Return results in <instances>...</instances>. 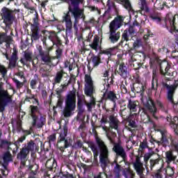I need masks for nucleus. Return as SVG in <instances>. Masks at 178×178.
Masks as SVG:
<instances>
[{
    "label": "nucleus",
    "mask_w": 178,
    "mask_h": 178,
    "mask_svg": "<svg viewBox=\"0 0 178 178\" xmlns=\"http://www.w3.org/2000/svg\"><path fill=\"white\" fill-rule=\"evenodd\" d=\"M65 92V90H63L62 88H57L56 90V94L57 95V98H62V93Z\"/></svg>",
    "instance_id": "64"
},
{
    "label": "nucleus",
    "mask_w": 178,
    "mask_h": 178,
    "mask_svg": "<svg viewBox=\"0 0 178 178\" xmlns=\"http://www.w3.org/2000/svg\"><path fill=\"white\" fill-rule=\"evenodd\" d=\"M149 17L150 20L157 24H162V23H165V24L163 25V27L167 29L170 33H172V28L170 26H168V19H163L161 13L156 10H152L149 13Z\"/></svg>",
    "instance_id": "13"
},
{
    "label": "nucleus",
    "mask_w": 178,
    "mask_h": 178,
    "mask_svg": "<svg viewBox=\"0 0 178 178\" xmlns=\"http://www.w3.org/2000/svg\"><path fill=\"white\" fill-rule=\"evenodd\" d=\"M115 73H118L122 79H127L130 76L129 69L124 63H118V68L115 70Z\"/></svg>",
    "instance_id": "23"
},
{
    "label": "nucleus",
    "mask_w": 178,
    "mask_h": 178,
    "mask_svg": "<svg viewBox=\"0 0 178 178\" xmlns=\"http://www.w3.org/2000/svg\"><path fill=\"white\" fill-rule=\"evenodd\" d=\"M92 131L95 134V142L99 150L100 166L102 169H106V167L110 162L109 149L105 144V142H104V140H102V139L98 136L95 128H92Z\"/></svg>",
    "instance_id": "4"
},
{
    "label": "nucleus",
    "mask_w": 178,
    "mask_h": 178,
    "mask_svg": "<svg viewBox=\"0 0 178 178\" xmlns=\"http://www.w3.org/2000/svg\"><path fill=\"white\" fill-rule=\"evenodd\" d=\"M140 2H139V6L140 8V10H143L145 13H149V7H148V4L147 3V0H140Z\"/></svg>",
    "instance_id": "39"
},
{
    "label": "nucleus",
    "mask_w": 178,
    "mask_h": 178,
    "mask_svg": "<svg viewBox=\"0 0 178 178\" xmlns=\"http://www.w3.org/2000/svg\"><path fill=\"white\" fill-rule=\"evenodd\" d=\"M47 123V115H44L42 114H40V117L38 116V120H37V124L35 126H32V127H37L38 129H42L45 124Z\"/></svg>",
    "instance_id": "31"
},
{
    "label": "nucleus",
    "mask_w": 178,
    "mask_h": 178,
    "mask_svg": "<svg viewBox=\"0 0 178 178\" xmlns=\"http://www.w3.org/2000/svg\"><path fill=\"white\" fill-rule=\"evenodd\" d=\"M154 105L156 108V113H154V115L152 114V113L149 112V113H150V115H152V117L156 120H158V117L156 116V113L158 112V111L162 112L163 113H165V115H168V113H169V107H168V104L161 102V100L156 99V102H154Z\"/></svg>",
    "instance_id": "17"
},
{
    "label": "nucleus",
    "mask_w": 178,
    "mask_h": 178,
    "mask_svg": "<svg viewBox=\"0 0 178 178\" xmlns=\"http://www.w3.org/2000/svg\"><path fill=\"white\" fill-rule=\"evenodd\" d=\"M12 145V142L8 141V140L2 139L0 142V148L1 149H6L9 148V145Z\"/></svg>",
    "instance_id": "46"
},
{
    "label": "nucleus",
    "mask_w": 178,
    "mask_h": 178,
    "mask_svg": "<svg viewBox=\"0 0 178 178\" xmlns=\"http://www.w3.org/2000/svg\"><path fill=\"white\" fill-rule=\"evenodd\" d=\"M166 120L169 123L170 127L173 129L175 134L178 136V117L175 116L172 118V116L168 115L166 117Z\"/></svg>",
    "instance_id": "25"
},
{
    "label": "nucleus",
    "mask_w": 178,
    "mask_h": 178,
    "mask_svg": "<svg viewBox=\"0 0 178 178\" xmlns=\"http://www.w3.org/2000/svg\"><path fill=\"white\" fill-rule=\"evenodd\" d=\"M115 2L122 5L128 12L134 13V10L133 9V6H131V3H130L129 0H115Z\"/></svg>",
    "instance_id": "29"
},
{
    "label": "nucleus",
    "mask_w": 178,
    "mask_h": 178,
    "mask_svg": "<svg viewBox=\"0 0 178 178\" xmlns=\"http://www.w3.org/2000/svg\"><path fill=\"white\" fill-rule=\"evenodd\" d=\"M149 164H150V169L152 170L156 165H159V159H150L149 160Z\"/></svg>",
    "instance_id": "55"
},
{
    "label": "nucleus",
    "mask_w": 178,
    "mask_h": 178,
    "mask_svg": "<svg viewBox=\"0 0 178 178\" xmlns=\"http://www.w3.org/2000/svg\"><path fill=\"white\" fill-rule=\"evenodd\" d=\"M10 37V35H8L6 32H0V45H2V44L7 41L8 38Z\"/></svg>",
    "instance_id": "48"
},
{
    "label": "nucleus",
    "mask_w": 178,
    "mask_h": 178,
    "mask_svg": "<svg viewBox=\"0 0 178 178\" xmlns=\"http://www.w3.org/2000/svg\"><path fill=\"white\" fill-rule=\"evenodd\" d=\"M107 6V10H111L113 8L114 9V10H115L116 13H118V8L116 7V4H115V2H111L110 0H108Z\"/></svg>",
    "instance_id": "53"
},
{
    "label": "nucleus",
    "mask_w": 178,
    "mask_h": 178,
    "mask_svg": "<svg viewBox=\"0 0 178 178\" xmlns=\"http://www.w3.org/2000/svg\"><path fill=\"white\" fill-rule=\"evenodd\" d=\"M13 81L15 83L17 90H20V88H22L23 86H24V83L20 82V81L15 78L13 79Z\"/></svg>",
    "instance_id": "56"
},
{
    "label": "nucleus",
    "mask_w": 178,
    "mask_h": 178,
    "mask_svg": "<svg viewBox=\"0 0 178 178\" xmlns=\"http://www.w3.org/2000/svg\"><path fill=\"white\" fill-rule=\"evenodd\" d=\"M49 69L47 68V67H42L40 69V73L42 74V77H49Z\"/></svg>",
    "instance_id": "49"
},
{
    "label": "nucleus",
    "mask_w": 178,
    "mask_h": 178,
    "mask_svg": "<svg viewBox=\"0 0 178 178\" xmlns=\"http://www.w3.org/2000/svg\"><path fill=\"white\" fill-rule=\"evenodd\" d=\"M56 166H58V163L55 159L47 160L45 163V167L47 168V170H54V169H56Z\"/></svg>",
    "instance_id": "38"
},
{
    "label": "nucleus",
    "mask_w": 178,
    "mask_h": 178,
    "mask_svg": "<svg viewBox=\"0 0 178 178\" xmlns=\"http://www.w3.org/2000/svg\"><path fill=\"white\" fill-rule=\"evenodd\" d=\"M177 156L173 154V152L169 150L165 152V162L169 164L172 162H175L176 161Z\"/></svg>",
    "instance_id": "35"
},
{
    "label": "nucleus",
    "mask_w": 178,
    "mask_h": 178,
    "mask_svg": "<svg viewBox=\"0 0 178 178\" xmlns=\"http://www.w3.org/2000/svg\"><path fill=\"white\" fill-rule=\"evenodd\" d=\"M126 17L118 15L109 24V29L119 30L122 26H127V23L124 22Z\"/></svg>",
    "instance_id": "18"
},
{
    "label": "nucleus",
    "mask_w": 178,
    "mask_h": 178,
    "mask_svg": "<svg viewBox=\"0 0 178 178\" xmlns=\"http://www.w3.org/2000/svg\"><path fill=\"white\" fill-rule=\"evenodd\" d=\"M102 44V38H101L99 41V36H98L97 35H95L93 38L92 42L89 44V47H90L92 49L97 52L98 47H101Z\"/></svg>",
    "instance_id": "28"
},
{
    "label": "nucleus",
    "mask_w": 178,
    "mask_h": 178,
    "mask_svg": "<svg viewBox=\"0 0 178 178\" xmlns=\"http://www.w3.org/2000/svg\"><path fill=\"white\" fill-rule=\"evenodd\" d=\"M64 74L65 72L63 71V70L58 72L54 78V83H56V84H60V83L62 81V79H63Z\"/></svg>",
    "instance_id": "44"
},
{
    "label": "nucleus",
    "mask_w": 178,
    "mask_h": 178,
    "mask_svg": "<svg viewBox=\"0 0 178 178\" xmlns=\"http://www.w3.org/2000/svg\"><path fill=\"white\" fill-rule=\"evenodd\" d=\"M103 98L105 99V101H111L112 103H113L112 111H115V108H116V101H118L116 92H115L113 90H106V92L103 94Z\"/></svg>",
    "instance_id": "21"
},
{
    "label": "nucleus",
    "mask_w": 178,
    "mask_h": 178,
    "mask_svg": "<svg viewBox=\"0 0 178 178\" xmlns=\"http://www.w3.org/2000/svg\"><path fill=\"white\" fill-rule=\"evenodd\" d=\"M89 148L91 149V151L93 153V158L94 160L96 161L98 159V155L99 154V152H98V149H99V147L95 145V143L92 141L88 143Z\"/></svg>",
    "instance_id": "30"
},
{
    "label": "nucleus",
    "mask_w": 178,
    "mask_h": 178,
    "mask_svg": "<svg viewBox=\"0 0 178 178\" xmlns=\"http://www.w3.org/2000/svg\"><path fill=\"white\" fill-rule=\"evenodd\" d=\"M118 31V30L109 28L108 40L112 44H115L120 40V31Z\"/></svg>",
    "instance_id": "26"
},
{
    "label": "nucleus",
    "mask_w": 178,
    "mask_h": 178,
    "mask_svg": "<svg viewBox=\"0 0 178 178\" xmlns=\"http://www.w3.org/2000/svg\"><path fill=\"white\" fill-rule=\"evenodd\" d=\"M109 112H111V110L106 108V113L102 114L100 123H102V124H106L108 123L110 129L119 131L120 121L118 117L115 116V114H109Z\"/></svg>",
    "instance_id": "8"
},
{
    "label": "nucleus",
    "mask_w": 178,
    "mask_h": 178,
    "mask_svg": "<svg viewBox=\"0 0 178 178\" xmlns=\"http://www.w3.org/2000/svg\"><path fill=\"white\" fill-rule=\"evenodd\" d=\"M165 175L168 177H172L175 175V170L170 167L167 168L165 170Z\"/></svg>",
    "instance_id": "57"
},
{
    "label": "nucleus",
    "mask_w": 178,
    "mask_h": 178,
    "mask_svg": "<svg viewBox=\"0 0 178 178\" xmlns=\"http://www.w3.org/2000/svg\"><path fill=\"white\" fill-rule=\"evenodd\" d=\"M168 22L170 25V28H171V33H172V31H177V33H178V15L169 17Z\"/></svg>",
    "instance_id": "27"
},
{
    "label": "nucleus",
    "mask_w": 178,
    "mask_h": 178,
    "mask_svg": "<svg viewBox=\"0 0 178 178\" xmlns=\"http://www.w3.org/2000/svg\"><path fill=\"white\" fill-rule=\"evenodd\" d=\"M123 175L124 177H129V176H131L133 175V171L130 170V168L125 169L123 172Z\"/></svg>",
    "instance_id": "62"
},
{
    "label": "nucleus",
    "mask_w": 178,
    "mask_h": 178,
    "mask_svg": "<svg viewBox=\"0 0 178 178\" xmlns=\"http://www.w3.org/2000/svg\"><path fill=\"white\" fill-rule=\"evenodd\" d=\"M106 176V172H99L97 174L93 175V178H104Z\"/></svg>",
    "instance_id": "61"
},
{
    "label": "nucleus",
    "mask_w": 178,
    "mask_h": 178,
    "mask_svg": "<svg viewBox=\"0 0 178 178\" xmlns=\"http://www.w3.org/2000/svg\"><path fill=\"white\" fill-rule=\"evenodd\" d=\"M19 62L24 66L27 62H31L33 67H36L38 65V58H33V53L30 51H25L24 54V58H20Z\"/></svg>",
    "instance_id": "19"
},
{
    "label": "nucleus",
    "mask_w": 178,
    "mask_h": 178,
    "mask_svg": "<svg viewBox=\"0 0 178 178\" xmlns=\"http://www.w3.org/2000/svg\"><path fill=\"white\" fill-rule=\"evenodd\" d=\"M34 16L35 17L33 18V23H30L31 30L32 32L31 40L37 41V40H40V23H38L39 15L37 11L35 12Z\"/></svg>",
    "instance_id": "15"
},
{
    "label": "nucleus",
    "mask_w": 178,
    "mask_h": 178,
    "mask_svg": "<svg viewBox=\"0 0 178 178\" xmlns=\"http://www.w3.org/2000/svg\"><path fill=\"white\" fill-rule=\"evenodd\" d=\"M4 51H1L2 53V55L6 56V58L7 60H9V66L10 67H16V63H17V60H19V56L17 54H19V51L16 49V47H13V54L9 58V55L8 54V51H6V49H3Z\"/></svg>",
    "instance_id": "16"
},
{
    "label": "nucleus",
    "mask_w": 178,
    "mask_h": 178,
    "mask_svg": "<svg viewBox=\"0 0 178 178\" xmlns=\"http://www.w3.org/2000/svg\"><path fill=\"white\" fill-rule=\"evenodd\" d=\"M160 61L156 58H150L149 65L151 69H155L158 65L159 66Z\"/></svg>",
    "instance_id": "51"
},
{
    "label": "nucleus",
    "mask_w": 178,
    "mask_h": 178,
    "mask_svg": "<svg viewBox=\"0 0 178 178\" xmlns=\"http://www.w3.org/2000/svg\"><path fill=\"white\" fill-rule=\"evenodd\" d=\"M3 78H0V112H3L8 104H12V101H13L8 90H3Z\"/></svg>",
    "instance_id": "12"
},
{
    "label": "nucleus",
    "mask_w": 178,
    "mask_h": 178,
    "mask_svg": "<svg viewBox=\"0 0 178 178\" xmlns=\"http://www.w3.org/2000/svg\"><path fill=\"white\" fill-rule=\"evenodd\" d=\"M10 162H13V156L10 151L4 152L1 157H0V163L3 165L4 169H7L8 165H9Z\"/></svg>",
    "instance_id": "22"
},
{
    "label": "nucleus",
    "mask_w": 178,
    "mask_h": 178,
    "mask_svg": "<svg viewBox=\"0 0 178 178\" xmlns=\"http://www.w3.org/2000/svg\"><path fill=\"white\" fill-rule=\"evenodd\" d=\"M136 83H134L132 87H131V91L132 92H136L137 94H140L141 102L145 106L147 112L155 115L156 113V106H155V101L149 96H144V91H145V86L144 84L140 83L138 79H136Z\"/></svg>",
    "instance_id": "2"
},
{
    "label": "nucleus",
    "mask_w": 178,
    "mask_h": 178,
    "mask_svg": "<svg viewBox=\"0 0 178 178\" xmlns=\"http://www.w3.org/2000/svg\"><path fill=\"white\" fill-rule=\"evenodd\" d=\"M134 168L138 176H139L140 178L144 177V172H145V168H144V164L134 165Z\"/></svg>",
    "instance_id": "37"
},
{
    "label": "nucleus",
    "mask_w": 178,
    "mask_h": 178,
    "mask_svg": "<svg viewBox=\"0 0 178 178\" xmlns=\"http://www.w3.org/2000/svg\"><path fill=\"white\" fill-rule=\"evenodd\" d=\"M145 148H147L148 150L152 149V147H149V146H148L147 139H144L143 142H140L138 152H143V151H144Z\"/></svg>",
    "instance_id": "42"
},
{
    "label": "nucleus",
    "mask_w": 178,
    "mask_h": 178,
    "mask_svg": "<svg viewBox=\"0 0 178 178\" xmlns=\"http://www.w3.org/2000/svg\"><path fill=\"white\" fill-rule=\"evenodd\" d=\"M154 178H162V169H159L152 175Z\"/></svg>",
    "instance_id": "58"
},
{
    "label": "nucleus",
    "mask_w": 178,
    "mask_h": 178,
    "mask_svg": "<svg viewBox=\"0 0 178 178\" xmlns=\"http://www.w3.org/2000/svg\"><path fill=\"white\" fill-rule=\"evenodd\" d=\"M108 140H109L111 144H114L113 147V151L115 153L116 159L114 160L113 163H115L118 165V158L120 156L122 158L121 162H126L127 161V154L126 153V150L123 148V146L120 143H115V140L111 136L107 135Z\"/></svg>",
    "instance_id": "10"
},
{
    "label": "nucleus",
    "mask_w": 178,
    "mask_h": 178,
    "mask_svg": "<svg viewBox=\"0 0 178 178\" xmlns=\"http://www.w3.org/2000/svg\"><path fill=\"white\" fill-rule=\"evenodd\" d=\"M34 147H35V143H34V140H31L24 147L20 149L17 155V159L21 161L20 169H25V173L29 175V178H34L40 169V166L34 162L29 163L28 165H26L27 156L29 155L30 152L34 151Z\"/></svg>",
    "instance_id": "1"
},
{
    "label": "nucleus",
    "mask_w": 178,
    "mask_h": 178,
    "mask_svg": "<svg viewBox=\"0 0 178 178\" xmlns=\"http://www.w3.org/2000/svg\"><path fill=\"white\" fill-rule=\"evenodd\" d=\"M0 73L1 74V77L5 80V77H6V74H8V70L4 65L0 64Z\"/></svg>",
    "instance_id": "52"
},
{
    "label": "nucleus",
    "mask_w": 178,
    "mask_h": 178,
    "mask_svg": "<svg viewBox=\"0 0 178 178\" xmlns=\"http://www.w3.org/2000/svg\"><path fill=\"white\" fill-rule=\"evenodd\" d=\"M161 139L158 143L159 145H163V147H168L169 144V140L168 139V136H166V133L163 131H161Z\"/></svg>",
    "instance_id": "34"
},
{
    "label": "nucleus",
    "mask_w": 178,
    "mask_h": 178,
    "mask_svg": "<svg viewBox=\"0 0 178 178\" xmlns=\"http://www.w3.org/2000/svg\"><path fill=\"white\" fill-rule=\"evenodd\" d=\"M37 113H40L38 106H29V115L32 118V126H37V120H38V115Z\"/></svg>",
    "instance_id": "20"
},
{
    "label": "nucleus",
    "mask_w": 178,
    "mask_h": 178,
    "mask_svg": "<svg viewBox=\"0 0 178 178\" xmlns=\"http://www.w3.org/2000/svg\"><path fill=\"white\" fill-rule=\"evenodd\" d=\"M37 49L40 56V60L51 67V66H56L59 63V59L56 56H50L48 51L42 49V46H37Z\"/></svg>",
    "instance_id": "11"
},
{
    "label": "nucleus",
    "mask_w": 178,
    "mask_h": 178,
    "mask_svg": "<svg viewBox=\"0 0 178 178\" xmlns=\"http://www.w3.org/2000/svg\"><path fill=\"white\" fill-rule=\"evenodd\" d=\"M85 87H84V94L86 97H90L92 99L90 102L86 103V105L88 108V112L92 111V106H95V100L94 99V94L95 93V86L94 85V81L91 77L90 74H85Z\"/></svg>",
    "instance_id": "6"
},
{
    "label": "nucleus",
    "mask_w": 178,
    "mask_h": 178,
    "mask_svg": "<svg viewBox=\"0 0 178 178\" xmlns=\"http://www.w3.org/2000/svg\"><path fill=\"white\" fill-rule=\"evenodd\" d=\"M13 41V38L12 36L10 38H8L7 40H6L4 42H6V47L7 49H9L10 48V44H12V42Z\"/></svg>",
    "instance_id": "63"
},
{
    "label": "nucleus",
    "mask_w": 178,
    "mask_h": 178,
    "mask_svg": "<svg viewBox=\"0 0 178 178\" xmlns=\"http://www.w3.org/2000/svg\"><path fill=\"white\" fill-rule=\"evenodd\" d=\"M20 12L19 10H10L6 7L1 9V17L5 24H12L15 21V13Z\"/></svg>",
    "instance_id": "14"
},
{
    "label": "nucleus",
    "mask_w": 178,
    "mask_h": 178,
    "mask_svg": "<svg viewBox=\"0 0 178 178\" xmlns=\"http://www.w3.org/2000/svg\"><path fill=\"white\" fill-rule=\"evenodd\" d=\"M165 5H166V2L162 0H156V2L154 4V8L157 10H162L165 8Z\"/></svg>",
    "instance_id": "43"
},
{
    "label": "nucleus",
    "mask_w": 178,
    "mask_h": 178,
    "mask_svg": "<svg viewBox=\"0 0 178 178\" xmlns=\"http://www.w3.org/2000/svg\"><path fill=\"white\" fill-rule=\"evenodd\" d=\"M153 155H156V153H155L154 152V150H152V149H149L148 152L145 153V154L143 156V159H144V162L146 165H147V163H148V161H149V159L152 156H153Z\"/></svg>",
    "instance_id": "41"
},
{
    "label": "nucleus",
    "mask_w": 178,
    "mask_h": 178,
    "mask_svg": "<svg viewBox=\"0 0 178 178\" xmlns=\"http://www.w3.org/2000/svg\"><path fill=\"white\" fill-rule=\"evenodd\" d=\"M122 172V165L117 163L113 168V172L115 175V177H120V172Z\"/></svg>",
    "instance_id": "50"
},
{
    "label": "nucleus",
    "mask_w": 178,
    "mask_h": 178,
    "mask_svg": "<svg viewBox=\"0 0 178 178\" xmlns=\"http://www.w3.org/2000/svg\"><path fill=\"white\" fill-rule=\"evenodd\" d=\"M44 38L42 39L43 45H47V38H49L53 45H56L57 49L56 50V57L60 59L63 55V44H62V40L58 36V34L55 32L48 31L47 30L42 31Z\"/></svg>",
    "instance_id": "5"
},
{
    "label": "nucleus",
    "mask_w": 178,
    "mask_h": 178,
    "mask_svg": "<svg viewBox=\"0 0 178 178\" xmlns=\"http://www.w3.org/2000/svg\"><path fill=\"white\" fill-rule=\"evenodd\" d=\"M127 108L129 110L130 113H133L134 112H137L138 108H140V106L137 104V102L131 100V99H129L128 100Z\"/></svg>",
    "instance_id": "32"
},
{
    "label": "nucleus",
    "mask_w": 178,
    "mask_h": 178,
    "mask_svg": "<svg viewBox=\"0 0 178 178\" xmlns=\"http://www.w3.org/2000/svg\"><path fill=\"white\" fill-rule=\"evenodd\" d=\"M47 141L49 144H55L56 141V134H52L51 135L47 137Z\"/></svg>",
    "instance_id": "54"
},
{
    "label": "nucleus",
    "mask_w": 178,
    "mask_h": 178,
    "mask_svg": "<svg viewBox=\"0 0 178 178\" xmlns=\"http://www.w3.org/2000/svg\"><path fill=\"white\" fill-rule=\"evenodd\" d=\"M70 84H72V79H70L67 82H65L64 84L60 85V88H62L63 90L66 91L67 90V87H69Z\"/></svg>",
    "instance_id": "60"
},
{
    "label": "nucleus",
    "mask_w": 178,
    "mask_h": 178,
    "mask_svg": "<svg viewBox=\"0 0 178 178\" xmlns=\"http://www.w3.org/2000/svg\"><path fill=\"white\" fill-rule=\"evenodd\" d=\"M67 137V126L65 125L63 127V130L59 133V136L57 139V148L61 152H65L66 148L72 147L73 149H80L84 147V144L81 140H77L76 143L73 144V140ZM73 144V145H72Z\"/></svg>",
    "instance_id": "3"
},
{
    "label": "nucleus",
    "mask_w": 178,
    "mask_h": 178,
    "mask_svg": "<svg viewBox=\"0 0 178 178\" xmlns=\"http://www.w3.org/2000/svg\"><path fill=\"white\" fill-rule=\"evenodd\" d=\"M152 90L158 91V75L156 71L153 70L152 81Z\"/></svg>",
    "instance_id": "36"
},
{
    "label": "nucleus",
    "mask_w": 178,
    "mask_h": 178,
    "mask_svg": "<svg viewBox=\"0 0 178 178\" xmlns=\"http://www.w3.org/2000/svg\"><path fill=\"white\" fill-rule=\"evenodd\" d=\"M115 51V47H111L105 50H100L99 55H107L108 56H112L113 51Z\"/></svg>",
    "instance_id": "45"
},
{
    "label": "nucleus",
    "mask_w": 178,
    "mask_h": 178,
    "mask_svg": "<svg viewBox=\"0 0 178 178\" xmlns=\"http://www.w3.org/2000/svg\"><path fill=\"white\" fill-rule=\"evenodd\" d=\"M77 116L81 118L84 113V107L83 106V99L80 98V96L78 95V102H77Z\"/></svg>",
    "instance_id": "33"
},
{
    "label": "nucleus",
    "mask_w": 178,
    "mask_h": 178,
    "mask_svg": "<svg viewBox=\"0 0 178 178\" xmlns=\"http://www.w3.org/2000/svg\"><path fill=\"white\" fill-rule=\"evenodd\" d=\"M134 34H136V29H134L132 26H129V28L126 29L122 34L120 44H123L124 41L127 42L130 36L132 38Z\"/></svg>",
    "instance_id": "24"
},
{
    "label": "nucleus",
    "mask_w": 178,
    "mask_h": 178,
    "mask_svg": "<svg viewBox=\"0 0 178 178\" xmlns=\"http://www.w3.org/2000/svg\"><path fill=\"white\" fill-rule=\"evenodd\" d=\"M37 84H38V75L37 74H35L34 75V79H32L31 81H30V87L32 90H35L36 88V86Z\"/></svg>",
    "instance_id": "47"
},
{
    "label": "nucleus",
    "mask_w": 178,
    "mask_h": 178,
    "mask_svg": "<svg viewBox=\"0 0 178 178\" xmlns=\"http://www.w3.org/2000/svg\"><path fill=\"white\" fill-rule=\"evenodd\" d=\"M92 63H93V67H97L102 63V60H101V56L99 53L97 56H93L92 57Z\"/></svg>",
    "instance_id": "40"
},
{
    "label": "nucleus",
    "mask_w": 178,
    "mask_h": 178,
    "mask_svg": "<svg viewBox=\"0 0 178 178\" xmlns=\"http://www.w3.org/2000/svg\"><path fill=\"white\" fill-rule=\"evenodd\" d=\"M141 47V40L140 39H137L134 43L132 49H138V48H140Z\"/></svg>",
    "instance_id": "59"
},
{
    "label": "nucleus",
    "mask_w": 178,
    "mask_h": 178,
    "mask_svg": "<svg viewBox=\"0 0 178 178\" xmlns=\"http://www.w3.org/2000/svg\"><path fill=\"white\" fill-rule=\"evenodd\" d=\"M159 66L160 67L159 72L160 74H161V77L160 78V83L162 86V81L166 80L167 84H170L172 78L166 77V76H170V77H175V72L170 71V65L168 61H160L159 63Z\"/></svg>",
    "instance_id": "9"
},
{
    "label": "nucleus",
    "mask_w": 178,
    "mask_h": 178,
    "mask_svg": "<svg viewBox=\"0 0 178 178\" xmlns=\"http://www.w3.org/2000/svg\"><path fill=\"white\" fill-rule=\"evenodd\" d=\"M76 111V90H70L65 98V106L63 110L64 118H70Z\"/></svg>",
    "instance_id": "7"
}]
</instances>
